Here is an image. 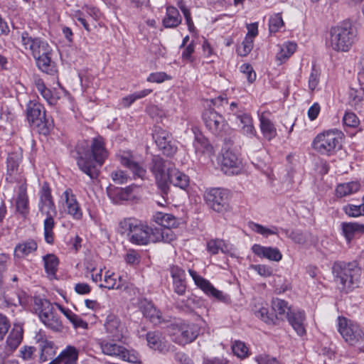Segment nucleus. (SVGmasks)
<instances>
[{
  "instance_id": "nucleus-1",
  "label": "nucleus",
  "mask_w": 364,
  "mask_h": 364,
  "mask_svg": "<svg viewBox=\"0 0 364 364\" xmlns=\"http://www.w3.org/2000/svg\"><path fill=\"white\" fill-rule=\"evenodd\" d=\"M121 234H126L129 241L136 245H146L149 242H164L171 243L176 240L175 234L169 230L161 232L154 230L134 218H125L119 224Z\"/></svg>"
},
{
  "instance_id": "nucleus-2",
  "label": "nucleus",
  "mask_w": 364,
  "mask_h": 364,
  "mask_svg": "<svg viewBox=\"0 0 364 364\" xmlns=\"http://www.w3.org/2000/svg\"><path fill=\"white\" fill-rule=\"evenodd\" d=\"M77 166L80 169L93 179L97 177L99 171L96 164L102 166L109 156L102 136H97L91 141L90 149L83 152L78 150Z\"/></svg>"
},
{
  "instance_id": "nucleus-3",
  "label": "nucleus",
  "mask_w": 364,
  "mask_h": 364,
  "mask_svg": "<svg viewBox=\"0 0 364 364\" xmlns=\"http://www.w3.org/2000/svg\"><path fill=\"white\" fill-rule=\"evenodd\" d=\"M332 272L334 281L341 291L348 293L358 287L361 269L355 262H335Z\"/></svg>"
},
{
  "instance_id": "nucleus-4",
  "label": "nucleus",
  "mask_w": 364,
  "mask_h": 364,
  "mask_svg": "<svg viewBox=\"0 0 364 364\" xmlns=\"http://www.w3.org/2000/svg\"><path fill=\"white\" fill-rule=\"evenodd\" d=\"M356 31L350 22L343 21L329 31L326 44L336 52H348L355 42Z\"/></svg>"
},
{
  "instance_id": "nucleus-5",
  "label": "nucleus",
  "mask_w": 364,
  "mask_h": 364,
  "mask_svg": "<svg viewBox=\"0 0 364 364\" xmlns=\"http://www.w3.org/2000/svg\"><path fill=\"white\" fill-rule=\"evenodd\" d=\"M338 331L346 343L364 351V331L355 321L338 316Z\"/></svg>"
},
{
  "instance_id": "nucleus-6",
  "label": "nucleus",
  "mask_w": 364,
  "mask_h": 364,
  "mask_svg": "<svg viewBox=\"0 0 364 364\" xmlns=\"http://www.w3.org/2000/svg\"><path fill=\"white\" fill-rule=\"evenodd\" d=\"M312 146L320 154L331 156L341 147V132L337 129L323 132L314 138Z\"/></svg>"
},
{
  "instance_id": "nucleus-7",
  "label": "nucleus",
  "mask_w": 364,
  "mask_h": 364,
  "mask_svg": "<svg viewBox=\"0 0 364 364\" xmlns=\"http://www.w3.org/2000/svg\"><path fill=\"white\" fill-rule=\"evenodd\" d=\"M170 162L162 158L154 156L149 164V169L155 177L158 188L161 191L162 197L165 200V197L168 195L169 186L168 185V171L171 170L169 167Z\"/></svg>"
},
{
  "instance_id": "nucleus-8",
  "label": "nucleus",
  "mask_w": 364,
  "mask_h": 364,
  "mask_svg": "<svg viewBox=\"0 0 364 364\" xmlns=\"http://www.w3.org/2000/svg\"><path fill=\"white\" fill-rule=\"evenodd\" d=\"M36 311L43 324L53 331L58 332L63 329V324L60 317L54 311L53 304L47 299H36Z\"/></svg>"
},
{
  "instance_id": "nucleus-9",
  "label": "nucleus",
  "mask_w": 364,
  "mask_h": 364,
  "mask_svg": "<svg viewBox=\"0 0 364 364\" xmlns=\"http://www.w3.org/2000/svg\"><path fill=\"white\" fill-rule=\"evenodd\" d=\"M199 327L195 323L180 322L170 326L169 333L173 342L186 345L195 341L199 334Z\"/></svg>"
},
{
  "instance_id": "nucleus-10",
  "label": "nucleus",
  "mask_w": 364,
  "mask_h": 364,
  "mask_svg": "<svg viewBox=\"0 0 364 364\" xmlns=\"http://www.w3.org/2000/svg\"><path fill=\"white\" fill-rule=\"evenodd\" d=\"M26 117L33 127L38 129L40 132L46 134L52 123L46 118L44 107L35 101H29L26 106Z\"/></svg>"
},
{
  "instance_id": "nucleus-11",
  "label": "nucleus",
  "mask_w": 364,
  "mask_h": 364,
  "mask_svg": "<svg viewBox=\"0 0 364 364\" xmlns=\"http://www.w3.org/2000/svg\"><path fill=\"white\" fill-rule=\"evenodd\" d=\"M117 158L120 164L130 171L134 179L144 180L146 178L145 162L140 155L131 151H122L117 154Z\"/></svg>"
},
{
  "instance_id": "nucleus-12",
  "label": "nucleus",
  "mask_w": 364,
  "mask_h": 364,
  "mask_svg": "<svg viewBox=\"0 0 364 364\" xmlns=\"http://www.w3.org/2000/svg\"><path fill=\"white\" fill-rule=\"evenodd\" d=\"M203 119L206 128L217 136H224L230 129L225 117L214 109L205 110Z\"/></svg>"
},
{
  "instance_id": "nucleus-13",
  "label": "nucleus",
  "mask_w": 364,
  "mask_h": 364,
  "mask_svg": "<svg viewBox=\"0 0 364 364\" xmlns=\"http://www.w3.org/2000/svg\"><path fill=\"white\" fill-rule=\"evenodd\" d=\"M23 338V327L20 325H14L6 338V343L0 345V363L13 354L22 342Z\"/></svg>"
},
{
  "instance_id": "nucleus-14",
  "label": "nucleus",
  "mask_w": 364,
  "mask_h": 364,
  "mask_svg": "<svg viewBox=\"0 0 364 364\" xmlns=\"http://www.w3.org/2000/svg\"><path fill=\"white\" fill-rule=\"evenodd\" d=\"M37 46L33 53L38 68L44 73H51L53 65L51 61V49L48 43L39 38Z\"/></svg>"
},
{
  "instance_id": "nucleus-15",
  "label": "nucleus",
  "mask_w": 364,
  "mask_h": 364,
  "mask_svg": "<svg viewBox=\"0 0 364 364\" xmlns=\"http://www.w3.org/2000/svg\"><path fill=\"white\" fill-rule=\"evenodd\" d=\"M204 197L207 204L216 212L221 213L228 208L229 192L226 189L210 188L205 191Z\"/></svg>"
},
{
  "instance_id": "nucleus-16",
  "label": "nucleus",
  "mask_w": 364,
  "mask_h": 364,
  "mask_svg": "<svg viewBox=\"0 0 364 364\" xmlns=\"http://www.w3.org/2000/svg\"><path fill=\"white\" fill-rule=\"evenodd\" d=\"M38 208L41 215L46 216V218H50L53 219L57 214L51 196V190L46 182L43 183L39 192Z\"/></svg>"
},
{
  "instance_id": "nucleus-17",
  "label": "nucleus",
  "mask_w": 364,
  "mask_h": 364,
  "mask_svg": "<svg viewBox=\"0 0 364 364\" xmlns=\"http://www.w3.org/2000/svg\"><path fill=\"white\" fill-rule=\"evenodd\" d=\"M104 327L107 337L112 341H119L127 333V328L120 318L114 314L107 315Z\"/></svg>"
},
{
  "instance_id": "nucleus-18",
  "label": "nucleus",
  "mask_w": 364,
  "mask_h": 364,
  "mask_svg": "<svg viewBox=\"0 0 364 364\" xmlns=\"http://www.w3.org/2000/svg\"><path fill=\"white\" fill-rule=\"evenodd\" d=\"M155 142L164 154L171 156L177 151V147L171 142V136L166 130L159 127H156L153 133Z\"/></svg>"
},
{
  "instance_id": "nucleus-19",
  "label": "nucleus",
  "mask_w": 364,
  "mask_h": 364,
  "mask_svg": "<svg viewBox=\"0 0 364 364\" xmlns=\"http://www.w3.org/2000/svg\"><path fill=\"white\" fill-rule=\"evenodd\" d=\"M221 170L226 175H237L241 173L242 162L235 153L231 150L223 152L220 161Z\"/></svg>"
},
{
  "instance_id": "nucleus-20",
  "label": "nucleus",
  "mask_w": 364,
  "mask_h": 364,
  "mask_svg": "<svg viewBox=\"0 0 364 364\" xmlns=\"http://www.w3.org/2000/svg\"><path fill=\"white\" fill-rule=\"evenodd\" d=\"M64 203H63V210L75 220H79L82 217V210L75 196L71 189L65 190L63 193Z\"/></svg>"
},
{
  "instance_id": "nucleus-21",
  "label": "nucleus",
  "mask_w": 364,
  "mask_h": 364,
  "mask_svg": "<svg viewBox=\"0 0 364 364\" xmlns=\"http://www.w3.org/2000/svg\"><path fill=\"white\" fill-rule=\"evenodd\" d=\"M188 272L196 285L203 290L205 294L219 300L224 299L223 292L215 289L208 280L198 275L197 272L193 269H189Z\"/></svg>"
},
{
  "instance_id": "nucleus-22",
  "label": "nucleus",
  "mask_w": 364,
  "mask_h": 364,
  "mask_svg": "<svg viewBox=\"0 0 364 364\" xmlns=\"http://www.w3.org/2000/svg\"><path fill=\"white\" fill-rule=\"evenodd\" d=\"M170 274L173 280V291L178 295H183L186 291L185 271L178 266L173 265L170 267Z\"/></svg>"
},
{
  "instance_id": "nucleus-23",
  "label": "nucleus",
  "mask_w": 364,
  "mask_h": 364,
  "mask_svg": "<svg viewBox=\"0 0 364 364\" xmlns=\"http://www.w3.org/2000/svg\"><path fill=\"white\" fill-rule=\"evenodd\" d=\"M252 251L257 257L265 258L270 261L279 262L282 259V254L277 247H265L255 244L252 247Z\"/></svg>"
},
{
  "instance_id": "nucleus-24",
  "label": "nucleus",
  "mask_w": 364,
  "mask_h": 364,
  "mask_svg": "<svg viewBox=\"0 0 364 364\" xmlns=\"http://www.w3.org/2000/svg\"><path fill=\"white\" fill-rule=\"evenodd\" d=\"M287 318L299 336H303L306 333L304 324L306 317L304 311L293 309L287 313Z\"/></svg>"
},
{
  "instance_id": "nucleus-25",
  "label": "nucleus",
  "mask_w": 364,
  "mask_h": 364,
  "mask_svg": "<svg viewBox=\"0 0 364 364\" xmlns=\"http://www.w3.org/2000/svg\"><path fill=\"white\" fill-rule=\"evenodd\" d=\"M140 309L146 318H148L154 325L161 324L164 322L162 318L161 312L158 310L154 305L147 300L141 301Z\"/></svg>"
},
{
  "instance_id": "nucleus-26",
  "label": "nucleus",
  "mask_w": 364,
  "mask_h": 364,
  "mask_svg": "<svg viewBox=\"0 0 364 364\" xmlns=\"http://www.w3.org/2000/svg\"><path fill=\"white\" fill-rule=\"evenodd\" d=\"M79 350L73 346H68L62 350L54 364H77Z\"/></svg>"
},
{
  "instance_id": "nucleus-27",
  "label": "nucleus",
  "mask_w": 364,
  "mask_h": 364,
  "mask_svg": "<svg viewBox=\"0 0 364 364\" xmlns=\"http://www.w3.org/2000/svg\"><path fill=\"white\" fill-rule=\"evenodd\" d=\"M154 220L161 226V228H155L154 230H160L161 232H165L166 230H169L173 234H174L171 228L176 226V219L173 215L162 212H158L154 215Z\"/></svg>"
},
{
  "instance_id": "nucleus-28",
  "label": "nucleus",
  "mask_w": 364,
  "mask_h": 364,
  "mask_svg": "<svg viewBox=\"0 0 364 364\" xmlns=\"http://www.w3.org/2000/svg\"><path fill=\"white\" fill-rule=\"evenodd\" d=\"M148 346L154 350L166 353L168 350L167 342L159 332H149L146 334Z\"/></svg>"
},
{
  "instance_id": "nucleus-29",
  "label": "nucleus",
  "mask_w": 364,
  "mask_h": 364,
  "mask_svg": "<svg viewBox=\"0 0 364 364\" xmlns=\"http://www.w3.org/2000/svg\"><path fill=\"white\" fill-rule=\"evenodd\" d=\"M268 113L262 112L259 115L260 130L265 139L271 140L277 135V129L273 122L267 117Z\"/></svg>"
},
{
  "instance_id": "nucleus-30",
  "label": "nucleus",
  "mask_w": 364,
  "mask_h": 364,
  "mask_svg": "<svg viewBox=\"0 0 364 364\" xmlns=\"http://www.w3.org/2000/svg\"><path fill=\"white\" fill-rule=\"evenodd\" d=\"M237 119L240 121L239 126L240 127V131L242 134L250 138H252L257 135V131L254 127L252 118L249 114L244 112L242 114L239 115Z\"/></svg>"
},
{
  "instance_id": "nucleus-31",
  "label": "nucleus",
  "mask_w": 364,
  "mask_h": 364,
  "mask_svg": "<svg viewBox=\"0 0 364 364\" xmlns=\"http://www.w3.org/2000/svg\"><path fill=\"white\" fill-rule=\"evenodd\" d=\"M168 183L181 189H186L189 185V177L178 169L171 168L168 171Z\"/></svg>"
},
{
  "instance_id": "nucleus-32",
  "label": "nucleus",
  "mask_w": 364,
  "mask_h": 364,
  "mask_svg": "<svg viewBox=\"0 0 364 364\" xmlns=\"http://www.w3.org/2000/svg\"><path fill=\"white\" fill-rule=\"evenodd\" d=\"M206 250L212 255L223 253H228L231 250L230 245L221 239H211L207 242Z\"/></svg>"
},
{
  "instance_id": "nucleus-33",
  "label": "nucleus",
  "mask_w": 364,
  "mask_h": 364,
  "mask_svg": "<svg viewBox=\"0 0 364 364\" xmlns=\"http://www.w3.org/2000/svg\"><path fill=\"white\" fill-rule=\"evenodd\" d=\"M37 243L33 240H28L18 244L14 249V256L23 258L37 250Z\"/></svg>"
},
{
  "instance_id": "nucleus-34",
  "label": "nucleus",
  "mask_w": 364,
  "mask_h": 364,
  "mask_svg": "<svg viewBox=\"0 0 364 364\" xmlns=\"http://www.w3.org/2000/svg\"><path fill=\"white\" fill-rule=\"evenodd\" d=\"M278 47L279 50L277 53L276 59L280 62V64H282L289 59L296 51L297 44L294 42L287 41L278 46Z\"/></svg>"
},
{
  "instance_id": "nucleus-35",
  "label": "nucleus",
  "mask_w": 364,
  "mask_h": 364,
  "mask_svg": "<svg viewBox=\"0 0 364 364\" xmlns=\"http://www.w3.org/2000/svg\"><path fill=\"white\" fill-rule=\"evenodd\" d=\"M195 140L193 146L196 154H211L213 146L209 144L208 140L201 133H194Z\"/></svg>"
},
{
  "instance_id": "nucleus-36",
  "label": "nucleus",
  "mask_w": 364,
  "mask_h": 364,
  "mask_svg": "<svg viewBox=\"0 0 364 364\" xmlns=\"http://www.w3.org/2000/svg\"><path fill=\"white\" fill-rule=\"evenodd\" d=\"M181 23V17L178 9L174 6L166 8V15L163 19V25L166 28H175Z\"/></svg>"
},
{
  "instance_id": "nucleus-37",
  "label": "nucleus",
  "mask_w": 364,
  "mask_h": 364,
  "mask_svg": "<svg viewBox=\"0 0 364 364\" xmlns=\"http://www.w3.org/2000/svg\"><path fill=\"white\" fill-rule=\"evenodd\" d=\"M360 188L358 181H350L341 183L337 186L336 192L338 197L342 198L357 193Z\"/></svg>"
},
{
  "instance_id": "nucleus-38",
  "label": "nucleus",
  "mask_w": 364,
  "mask_h": 364,
  "mask_svg": "<svg viewBox=\"0 0 364 364\" xmlns=\"http://www.w3.org/2000/svg\"><path fill=\"white\" fill-rule=\"evenodd\" d=\"M272 306V309L276 313L274 318L276 319L283 320L284 318L287 317V313L291 311L289 307L287 302L282 299H273Z\"/></svg>"
},
{
  "instance_id": "nucleus-39",
  "label": "nucleus",
  "mask_w": 364,
  "mask_h": 364,
  "mask_svg": "<svg viewBox=\"0 0 364 364\" xmlns=\"http://www.w3.org/2000/svg\"><path fill=\"white\" fill-rule=\"evenodd\" d=\"M104 354L120 358L124 347L107 341H102L100 343Z\"/></svg>"
},
{
  "instance_id": "nucleus-40",
  "label": "nucleus",
  "mask_w": 364,
  "mask_h": 364,
  "mask_svg": "<svg viewBox=\"0 0 364 364\" xmlns=\"http://www.w3.org/2000/svg\"><path fill=\"white\" fill-rule=\"evenodd\" d=\"M133 188L130 186L125 188H117L113 191L109 192V195L114 203H119L122 201L130 200Z\"/></svg>"
},
{
  "instance_id": "nucleus-41",
  "label": "nucleus",
  "mask_w": 364,
  "mask_h": 364,
  "mask_svg": "<svg viewBox=\"0 0 364 364\" xmlns=\"http://www.w3.org/2000/svg\"><path fill=\"white\" fill-rule=\"evenodd\" d=\"M39 346L41 348L40 360L43 363L52 359L55 353L53 343L48 340H41L39 342Z\"/></svg>"
},
{
  "instance_id": "nucleus-42",
  "label": "nucleus",
  "mask_w": 364,
  "mask_h": 364,
  "mask_svg": "<svg viewBox=\"0 0 364 364\" xmlns=\"http://www.w3.org/2000/svg\"><path fill=\"white\" fill-rule=\"evenodd\" d=\"M343 233L348 241H350L356 232H364V225L356 223H343Z\"/></svg>"
},
{
  "instance_id": "nucleus-43",
  "label": "nucleus",
  "mask_w": 364,
  "mask_h": 364,
  "mask_svg": "<svg viewBox=\"0 0 364 364\" xmlns=\"http://www.w3.org/2000/svg\"><path fill=\"white\" fill-rule=\"evenodd\" d=\"M28 207V199L26 194V187L21 185L18 188V193L16 199V208L21 213H24L27 211Z\"/></svg>"
},
{
  "instance_id": "nucleus-44",
  "label": "nucleus",
  "mask_w": 364,
  "mask_h": 364,
  "mask_svg": "<svg viewBox=\"0 0 364 364\" xmlns=\"http://www.w3.org/2000/svg\"><path fill=\"white\" fill-rule=\"evenodd\" d=\"M152 92L151 89H145L136 92L122 99L121 104L124 107H129L136 100L141 99Z\"/></svg>"
},
{
  "instance_id": "nucleus-45",
  "label": "nucleus",
  "mask_w": 364,
  "mask_h": 364,
  "mask_svg": "<svg viewBox=\"0 0 364 364\" xmlns=\"http://www.w3.org/2000/svg\"><path fill=\"white\" fill-rule=\"evenodd\" d=\"M248 225L252 231L264 237L270 235H277L279 231V228L276 226H272L270 228H268L254 222H250Z\"/></svg>"
},
{
  "instance_id": "nucleus-46",
  "label": "nucleus",
  "mask_w": 364,
  "mask_h": 364,
  "mask_svg": "<svg viewBox=\"0 0 364 364\" xmlns=\"http://www.w3.org/2000/svg\"><path fill=\"white\" fill-rule=\"evenodd\" d=\"M105 284H100V287L107 288L108 289H118L122 287L121 277H119L118 279L114 273L110 274L109 272H107L104 278Z\"/></svg>"
},
{
  "instance_id": "nucleus-47",
  "label": "nucleus",
  "mask_w": 364,
  "mask_h": 364,
  "mask_svg": "<svg viewBox=\"0 0 364 364\" xmlns=\"http://www.w3.org/2000/svg\"><path fill=\"white\" fill-rule=\"evenodd\" d=\"M46 272L50 275H55L58 265V259L56 256L48 254L43 257Z\"/></svg>"
},
{
  "instance_id": "nucleus-48",
  "label": "nucleus",
  "mask_w": 364,
  "mask_h": 364,
  "mask_svg": "<svg viewBox=\"0 0 364 364\" xmlns=\"http://www.w3.org/2000/svg\"><path fill=\"white\" fill-rule=\"evenodd\" d=\"M320 70L316 65H313L308 80L309 89L311 92H314L317 89L320 82Z\"/></svg>"
},
{
  "instance_id": "nucleus-49",
  "label": "nucleus",
  "mask_w": 364,
  "mask_h": 364,
  "mask_svg": "<svg viewBox=\"0 0 364 364\" xmlns=\"http://www.w3.org/2000/svg\"><path fill=\"white\" fill-rule=\"evenodd\" d=\"M39 38H33L27 32H23L21 34L22 46L26 50H29L33 55V51L36 48Z\"/></svg>"
},
{
  "instance_id": "nucleus-50",
  "label": "nucleus",
  "mask_w": 364,
  "mask_h": 364,
  "mask_svg": "<svg viewBox=\"0 0 364 364\" xmlns=\"http://www.w3.org/2000/svg\"><path fill=\"white\" fill-rule=\"evenodd\" d=\"M21 157L18 154H11L7 158V171L10 176L14 175L18 168Z\"/></svg>"
},
{
  "instance_id": "nucleus-51",
  "label": "nucleus",
  "mask_w": 364,
  "mask_h": 364,
  "mask_svg": "<svg viewBox=\"0 0 364 364\" xmlns=\"http://www.w3.org/2000/svg\"><path fill=\"white\" fill-rule=\"evenodd\" d=\"M119 359L134 364L141 363L139 353L134 350H127L124 347Z\"/></svg>"
},
{
  "instance_id": "nucleus-52",
  "label": "nucleus",
  "mask_w": 364,
  "mask_h": 364,
  "mask_svg": "<svg viewBox=\"0 0 364 364\" xmlns=\"http://www.w3.org/2000/svg\"><path fill=\"white\" fill-rule=\"evenodd\" d=\"M55 225L54 219L48 218H46L44 220L43 226H44V237L45 240L48 244H52L53 242V228Z\"/></svg>"
},
{
  "instance_id": "nucleus-53",
  "label": "nucleus",
  "mask_w": 364,
  "mask_h": 364,
  "mask_svg": "<svg viewBox=\"0 0 364 364\" xmlns=\"http://www.w3.org/2000/svg\"><path fill=\"white\" fill-rule=\"evenodd\" d=\"M280 230L297 244H304L306 242V237L299 230H289L288 229L279 228Z\"/></svg>"
},
{
  "instance_id": "nucleus-54",
  "label": "nucleus",
  "mask_w": 364,
  "mask_h": 364,
  "mask_svg": "<svg viewBox=\"0 0 364 364\" xmlns=\"http://www.w3.org/2000/svg\"><path fill=\"white\" fill-rule=\"evenodd\" d=\"M344 212L350 217L364 215V202L360 205L348 204L343 207Z\"/></svg>"
},
{
  "instance_id": "nucleus-55",
  "label": "nucleus",
  "mask_w": 364,
  "mask_h": 364,
  "mask_svg": "<svg viewBox=\"0 0 364 364\" xmlns=\"http://www.w3.org/2000/svg\"><path fill=\"white\" fill-rule=\"evenodd\" d=\"M284 26V21L280 14L272 16L269 21V29L271 33L277 32Z\"/></svg>"
},
{
  "instance_id": "nucleus-56",
  "label": "nucleus",
  "mask_w": 364,
  "mask_h": 364,
  "mask_svg": "<svg viewBox=\"0 0 364 364\" xmlns=\"http://www.w3.org/2000/svg\"><path fill=\"white\" fill-rule=\"evenodd\" d=\"M232 352L234 354L240 358H245L248 355V348L245 343L235 341L232 346Z\"/></svg>"
},
{
  "instance_id": "nucleus-57",
  "label": "nucleus",
  "mask_w": 364,
  "mask_h": 364,
  "mask_svg": "<svg viewBox=\"0 0 364 364\" xmlns=\"http://www.w3.org/2000/svg\"><path fill=\"white\" fill-rule=\"evenodd\" d=\"M182 48H183L182 53H181L182 60L186 63H193L194 61V58L193 57V53L195 51L194 41H192L186 46L182 47Z\"/></svg>"
},
{
  "instance_id": "nucleus-58",
  "label": "nucleus",
  "mask_w": 364,
  "mask_h": 364,
  "mask_svg": "<svg viewBox=\"0 0 364 364\" xmlns=\"http://www.w3.org/2000/svg\"><path fill=\"white\" fill-rule=\"evenodd\" d=\"M36 348L30 346H23L19 350L18 356L24 361H31L35 358Z\"/></svg>"
},
{
  "instance_id": "nucleus-59",
  "label": "nucleus",
  "mask_w": 364,
  "mask_h": 364,
  "mask_svg": "<svg viewBox=\"0 0 364 364\" xmlns=\"http://www.w3.org/2000/svg\"><path fill=\"white\" fill-rule=\"evenodd\" d=\"M253 48V39L250 37H245L242 44L238 46L237 52L240 56H246L250 53Z\"/></svg>"
},
{
  "instance_id": "nucleus-60",
  "label": "nucleus",
  "mask_w": 364,
  "mask_h": 364,
  "mask_svg": "<svg viewBox=\"0 0 364 364\" xmlns=\"http://www.w3.org/2000/svg\"><path fill=\"white\" fill-rule=\"evenodd\" d=\"M255 314L267 323H275L274 317L269 314L267 308L264 306L255 309Z\"/></svg>"
},
{
  "instance_id": "nucleus-61",
  "label": "nucleus",
  "mask_w": 364,
  "mask_h": 364,
  "mask_svg": "<svg viewBox=\"0 0 364 364\" xmlns=\"http://www.w3.org/2000/svg\"><path fill=\"white\" fill-rule=\"evenodd\" d=\"M343 122L347 127L355 128L359 125L360 120L355 113L347 112L343 117Z\"/></svg>"
},
{
  "instance_id": "nucleus-62",
  "label": "nucleus",
  "mask_w": 364,
  "mask_h": 364,
  "mask_svg": "<svg viewBox=\"0 0 364 364\" xmlns=\"http://www.w3.org/2000/svg\"><path fill=\"white\" fill-rule=\"evenodd\" d=\"M250 268L262 277H270L273 273L272 267L265 264H252Z\"/></svg>"
},
{
  "instance_id": "nucleus-63",
  "label": "nucleus",
  "mask_w": 364,
  "mask_h": 364,
  "mask_svg": "<svg viewBox=\"0 0 364 364\" xmlns=\"http://www.w3.org/2000/svg\"><path fill=\"white\" fill-rule=\"evenodd\" d=\"M124 259L129 264H137L140 262V255L136 250L129 249L124 256Z\"/></svg>"
},
{
  "instance_id": "nucleus-64",
  "label": "nucleus",
  "mask_w": 364,
  "mask_h": 364,
  "mask_svg": "<svg viewBox=\"0 0 364 364\" xmlns=\"http://www.w3.org/2000/svg\"><path fill=\"white\" fill-rule=\"evenodd\" d=\"M171 77L164 72L151 73L147 77V81L151 82L161 83Z\"/></svg>"
}]
</instances>
